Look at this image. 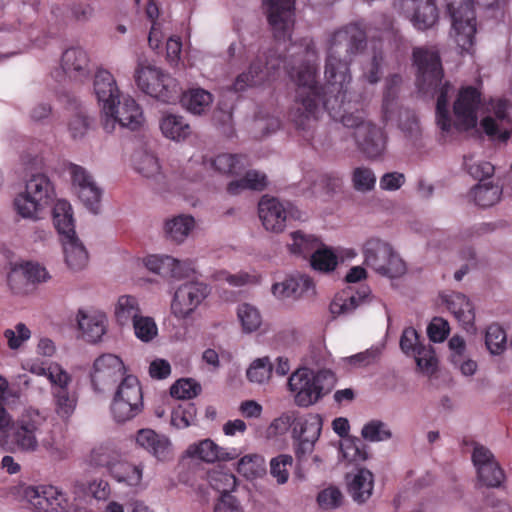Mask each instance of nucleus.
<instances>
[{"mask_svg":"<svg viewBox=\"0 0 512 512\" xmlns=\"http://www.w3.org/2000/svg\"><path fill=\"white\" fill-rule=\"evenodd\" d=\"M367 45L366 27L362 22L349 23L336 30L329 39L325 63V85L316 83V68L301 64L288 70L290 78L297 85L294 105L289 113L290 120L307 141L313 138L312 125L317 120L319 104L335 121L345 127L354 128L358 149L368 159L380 158L386 149V135L382 128L364 121V112L356 109L350 112L346 103L347 88L351 81L350 64L362 53Z\"/></svg>","mask_w":512,"mask_h":512,"instance_id":"nucleus-1","label":"nucleus"},{"mask_svg":"<svg viewBox=\"0 0 512 512\" xmlns=\"http://www.w3.org/2000/svg\"><path fill=\"white\" fill-rule=\"evenodd\" d=\"M143 470L144 465L142 463L133 464L121 458L118 464L112 467L111 477L119 483L137 488L142 483Z\"/></svg>","mask_w":512,"mask_h":512,"instance_id":"nucleus-31","label":"nucleus"},{"mask_svg":"<svg viewBox=\"0 0 512 512\" xmlns=\"http://www.w3.org/2000/svg\"><path fill=\"white\" fill-rule=\"evenodd\" d=\"M208 285L191 281L181 284L175 291L171 312L177 319H187L209 295Z\"/></svg>","mask_w":512,"mask_h":512,"instance_id":"nucleus-15","label":"nucleus"},{"mask_svg":"<svg viewBox=\"0 0 512 512\" xmlns=\"http://www.w3.org/2000/svg\"><path fill=\"white\" fill-rule=\"evenodd\" d=\"M508 102L506 100H498L493 105V113L495 118L491 116L484 117L481 121V126L484 132L491 138H498L501 141H507L510 138L511 132L506 128H501L497 121L502 125L508 120Z\"/></svg>","mask_w":512,"mask_h":512,"instance_id":"nucleus-27","label":"nucleus"},{"mask_svg":"<svg viewBox=\"0 0 512 512\" xmlns=\"http://www.w3.org/2000/svg\"><path fill=\"white\" fill-rule=\"evenodd\" d=\"M78 327L82 331L84 339L91 343L101 340L106 333L107 318L104 313H87L79 310L77 315Z\"/></svg>","mask_w":512,"mask_h":512,"instance_id":"nucleus-26","label":"nucleus"},{"mask_svg":"<svg viewBox=\"0 0 512 512\" xmlns=\"http://www.w3.org/2000/svg\"><path fill=\"white\" fill-rule=\"evenodd\" d=\"M267 6L268 23L277 40H289L295 22L296 0H263Z\"/></svg>","mask_w":512,"mask_h":512,"instance_id":"nucleus-17","label":"nucleus"},{"mask_svg":"<svg viewBox=\"0 0 512 512\" xmlns=\"http://www.w3.org/2000/svg\"><path fill=\"white\" fill-rule=\"evenodd\" d=\"M248 159L241 154H219L213 160L215 170L223 174L238 175L248 165Z\"/></svg>","mask_w":512,"mask_h":512,"instance_id":"nucleus-40","label":"nucleus"},{"mask_svg":"<svg viewBox=\"0 0 512 512\" xmlns=\"http://www.w3.org/2000/svg\"><path fill=\"white\" fill-rule=\"evenodd\" d=\"M132 324L136 337L143 342H149L157 335V326L151 317L140 315Z\"/></svg>","mask_w":512,"mask_h":512,"instance_id":"nucleus-60","label":"nucleus"},{"mask_svg":"<svg viewBox=\"0 0 512 512\" xmlns=\"http://www.w3.org/2000/svg\"><path fill=\"white\" fill-rule=\"evenodd\" d=\"M291 238L292 243L288 244L290 252L304 257L312 255L318 245L315 237L306 236L300 231L293 232Z\"/></svg>","mask_w":512,"mask_h":512,"instance_id":"nucleus-51","label":"nucleus"},{"mask_svg":"<svg viewBox=\"0 0 512 512\" xmlns=\"http://www.w3.org/2000/svg\"><path fill=\"white\" fill-rule=\"evenodd\" d=\"M238 318L242 324L243 330L252 332L257 330L261 325V315L254 306L243 303L239 305L237 310Z\"/></svg>","mask_w":512,"mask_h":512,"instance_id":"nucleus-56","label":"nucleus"},{"mask_svg":"<svg viewBox=\"0 0 512 512\" xmlns=\"http://www.w3.org/2000/svg\"><path fill=\"white\" fill-rule=\"evenodd\" d=\"M258 214L264 228L275 233L282 232L287 220L293 217L290 203H282L268 195L263 196L259 201Z\"/></svg>","mask_w":512,"mask_h":512,"instance_id":"nucleus-19","label":"nucleus"},{"mask_svg":"<svg viewBox=\"0 0 512 512\" xmlns=\"http://www.w3.org/2000/svg\"><path fill=\"white\" fill-rule=\"evenodd\" d=\"M126 374V367L120 357L106 353L97 357L90 374L94 390L101 392L106 387L115 384Z\"/></svg>","mask_w":512,"mask_h":512,"instance_id":"nucleus-18","label":"nucleus"},{"mask_svg":"<svg viewBox=\"0 0 512 512\" xmlns=\"http://www.w3.org/2000/svg\"><path fill=\"white\" fill-rule=\"evenodd\" d=\"M141 310L138 300L131 295H122L119 297L116 308L115 317L121 326L133 323L139 316Z\"/></svg>","mask_w":512,"mask_h":512,"instance_id":"nucleus-39","label":"nucleus"},{"mask_svg":"<svg viewBox=\"0 0 512 512\" xmlns=\"http://www.w3.org/2000/svg\"><path fill=\"white\" fill-rule=\"evenodd\" d=\"M273 366L268 357L256 359L247 370V378L251 382L263 383L271 376Z\"/></svg>","mask_w":512,"mask_h":512,"instance_id":"nucleus-58","label":"nucleus"},{"mask_svg":"<svg viewBox=\"0 0 512 512\" xmlns=\"http://www.w3.org/2000/svg\"><path fill=\"white\" fill-rule=\"evenodd\" d=\"M284 64L285 61L280 56L266 55L265 53L258 55L249 65L248 71L236 77L233 83L234 91L241 92L248 87L259 85L274 78Z\"/></svg>","mask_w":512,"mask_h":512,"instance_id":"nucleus-13","label":"nucleus"},{"mask_svg":"<svg viewBox=\"0 0 512 512\" xmlns=\"http://www.w3.org/2000/svg\"><path fill=\"white\" fill-rule=\"evenodd\" d=\"M122 454L113 444H101L92 449L89 455V464L93 467L105 468L111 475L112 467L116 466Z\"/></svg>","mask_w":512,"mask_h":512,"instance_id":"nucleus-32","label":"nucleus"},{"mask_svg":"<svg viewBox=\"0 0 512 512\" xmlns=\"http://www.w3.org/2000/svg\"><path fill=\"white\" fill-rule=\"evenodd\" d=\"M192 216L180 215L165 223V232L168 238L177 243L182 242L194 227Z\"/></svg>","mask_w":512,"mask_h":512,"instance_id":"nucleus-42","label":"nucleus"},{"mask_svg":"<svg viewBox=\"0 0 512 512\" xmlns=\"http://www.w3.org/2000/svg\"><path fill=\"white\" fill-rule=\"evenodd\" d=\"M134 166L137 172L144 177H154L160 172V165L156 156L141 152L134 156Z\"/></svg>","mask_w":512,"mask_h":512,"instance_id":"nucleus-54","label":"nucleus"},{"mask_svg":"<svg viewBox=\"0 0 512 512\" xmlns=\"http://www.w3.org/2000/svg\"><path fill=\"white\" fill-rule=\"evenodd\" d=\"M61 68L69 79L77 82L85 81L91 73L87 52L80 47L66 49L62 54Z\"/></svg>","mask_w":512,"mask_h":512,"instance_id":"nucleus-22","label":"nucleus"},{"mask_svg":"<svg viewBox=\"0 0 512 512\" xmlns=\"http://www.w3.org/2000/svg\"><path fill=\"white\" fill-rule=\"evenodd\" d=\"M91 121L86 115L84 109L75 105V113L68 122V129L72 138H82L90 128Z\"/></svg>","mask_w":512,"mask_h":512,"instance_id":"nucleus-57","label":"nucleus"},{"mask_svg":"<svg viewBox=\"0 0 512 512\" xmlns=\"http://www.w3.org/2000/svg\"><path fill=\"white\" fill-rule=\"evenodd\" d=\"M412 62L415 67V85L424 96L437 97L436 122L443 132H449L452 126L449 111V95L454 86L444 80V69L439 51L435 47H415L412 51Z\"/></svg>","mask_w":512,"mask_h":512,"instance_id":"nucleus-2","label":"nucleus"},{"mask_svg":"<svg viewBox=\"0 0 512 512\" xmlns=\"http://www.w3.org/2000/svg\"><path fill=\"white\" fill-rule=\"evenodd\" d=\"M196 416L197 408L195 404L185 402L172 410L171 424L178 429H184L196 423Z\"/></svg>","mask_w":512,"mask_h":512,"instance_id":"nucleus-46","label":"nucleus"},{"mask_svg":"<svg viewBox=\"0 0 512 512\" xmlns=\"http://www.w3.org/2000/svg\"><path fill=\"white\" fill-rule=\"evenodd\" d=\"M361 435L367 441L381 442L389 440L392 437V432L386 423L380 420H371L363 426Z\"/></svg>","mask_w":512,"mask_h":512,"instance_id":"nucleus-52","label":"nucleus"},{"mask_svg":"<svg viewBox=\"0 0 512 512\" xmlns=\"http://www.w3.org/2000/svg\"><path fill=\"white\" fill-rule=\"evenodd\" d=\"M53 222L61 240L70 234L76 235L73 211L70 203L66 200H58L53 208Z\"/></svg>","mask_w":512,"mask_h":512,"instance_id":"nucleus-33","label":"nucleus"},{"mask_svg":"<svg viewBox=\"0 0 512 512\" xmlns=\"http://www.w3.org/2000/svg\"><path fill=\"white\" fill-rule=\"evenodd\" d=\"M322 372L314 373L308 368L297 369L288 379V388L294 394L299 407H308L323 397Z\"/></svg>","mask_w":512,"mask_h":512,"instance_id":"nucleus-9","label":"nucleus"},{"mask_svg":"<svg viewBox=\"0 0 512 512\" xmlns=\"http://www.w3.org/2000/svg\"><path fill=\"white\" fill-rule=\"evenodd\" d=\"M54 187L45 174H34L26 182L25 192L14 199V208L23 218L35 219L54 199Z\"/></svg>","mask_w":512,"mask_h":512,"instance_id":"nucleus-4","label":"nucleus"},{"mask_svg":"<svg viewBox=\"0 0 512 512\" xmlns=\"http://www.w3.org/2000/svg\"><path fill=\"white\" fill-rule=\"evenodd\" d=\"M370 295V289L362 286L355 291L348 287L338 292L330 303V312L334 316L347 315L352 313L361 303H363Z\"/></svg>","mask_w":512,"mask_h":512,"instance_id":"nucleus-25","label":"nucleus"},{"mask_svg":"<svg viewBox=\"0 0 512 512\" xmlns=\"http://www.w3.org/2000/svg\"><path fill=\"white\" fill-rule=\"evenodd\" d=\"M201 385L192 378L177 380L170 388V394L177 399H192L201 392Z\"/></svg>","mask_w":512,"mask_h":512,"instance_id":"nucleus-53","label":"nucleus"},{"mask_svg":"<svg viewBox=\"0 0 512 512\" xmlns=\"http://www.w3.org/2000/svg\"><path fill=\"white\" fill-rule=\"evenodd\" d=\"M314 290L313 280L307 275H297L287 278L282 283H276L272 286V292L277 297L282 298H300L305 293Z\"/></svg>","mask_w":512,"mask_h":512,"instance_id":"nucleus-28","label":"nucleus"},{"mask_svg":"<svg viewBox=\"0 0 512 512\" xmlns=\"http://www.w3.org/2000/svg\"><path fill=\"white\" fill-rule=\"evenodd\" d=\"M143 409V393L136 376L125 375L114 394L111 412L117 422H126Z\"/></svg>","mask_w":512,"mask_h":512,"instance_id":"nucleus-6","label":"nucleus"},{"mask_svg":"<svg viewBox=\"0 0 512 512\" xmlns=\"http://www.w3.org/2000/svg\"><path fill=\"white\" fill-rule=\"evenodd\" d=\"M30 329L24 323H17L14 329H6L4 337L7 339L8 347L12 350L20 348L24 342L31 337Z\"/></svg>","mask_w":512,"mask_h":512,"instance_id":"nucleus-61","label":"nucleus"},{"mask_svg":"<svg viewBox=\"0 0 512 512\" xmlns=\"http://www.w3.org/2000/svg\"><path fill=\"white\" fill-rule=\"evenodd\" d=\"M293 458L288 454H280L270 461V474L278 484H285L289 479V469L292 467Z\"/></svg>","mask_w":512,"mask_h":512,"instance_id":"nucleus-55","label":"nucleus"},{"mask_svg":"<svg viewBox=\"0 0 512 512\" xmlns=\"http://www.w3.org/2000/svg\"><path fill=\"white\" fill-rule=\"evenodd\" d=\"M472 461L482 485L499 487L502 484L505 479L504 471L489 449L476 445L473 449Z\"/></svg>","mask_w":512,"mask_h":512,"instance_id":"nucleus-20","label":"nucleus"},{"mask_svg":"<svg viewBox=\"0 0 512 512\" xmlns=\"http://www.w3.org/2000/svg\"><path fill=\"white\" fill-rule=\"evenodd\" d=\"M450 331L449 323L441 317H434L427 327V334L432 342H443Z\"/></svg>","mask_w":512,"mask_h":512,"instance_id":"nucleus-64","label":"nucleus"},{"mask_svg":"<svg viewBox=\"0 0 512 512\" xmlns=\"http://www.w3.org/2000/svg\"><path fill=\"white\" fill-rule=\"evenodd\" d=\"M134 79L142 92L163 103H175L180 98L181 87L177 80L146 62L138 61Z\"/></svg>","mask_w":512,"mask_h":512,"instance_id":"nucleus-3","label":"nucleus"},{"mask_svg":"<svg viewBox=\"0 0 512 512\" xmlns=\"http://www.w3.org/2000/svg\"><path fill=\"white\" fill-rule=\"evenodd\" d=\"M93 89L101 110L111 111L112 102L122 95L113 74L102 68L95 73Z\"/></svg>","mask_w":512,"mask_h":512,"instance_id":"nucleus-23","label":"nucleus"},{"mask_svg":"<svg viewBox=\"0 0 512 512\" xmlns=\"http://www.w3.org/2000/svg\"><path fill=\"white\" fill-rule=\"evenodd\" d=\"M481 104V92L473 86L462 87L453 104L455 127L460 131L470 130L477 125V112Z\"/></svg>","mask_w":512,"mask_h":512,"instance_id":"nucleus-16","label":"nucleus"},{"mask_svg":"<svg viewBox=\"0 0 512 512\" xmlns=\"http://www.w3.org/2000/svg\"><path fill=\"white\" fill-rule=\"evenodd\" d=\"M45 418L34 409L25 410L16 421L12 419L9 432L11 442L20 451H35L38 447L36 434L43 425Z\"/></svg>","mask_w":512,"mask_h":512,"instance_id":"nucleus-12","label":"nucleus"},{"mask_svg":"<svg viewBox=\"0 0 512 512\" xmlns=\"http://www.w3.org/2000/svg\"><path fill=\"white\" fill-rule=\"evenodd\" d=\"M352 181L357 191L367 192L374 188L376 176L370 168L357 167L353 171Z\"/></svg>","mask_w":512,"mask_h":512,"instance_id":"nucleus-59","label":"nucleus"},{"mask_svg":"<svg viewBox=\"0 0 512 512\" xmlns=\"http://www.w3.org/2000/svg\"><path fill=\"white\" fill-rule=\"evenodd\" d=\"M338 264L336 254L329 248L316 249L311 255V266L321 272H331Z\"/></svg>","mask_w":512,"mask_h":512,"instance_id":"nucleus-49","label":"nucleus"},{"mask_svg":"<svg viewBox=\"0 0 512 512\" xmlns=\"http://www.w3.org/2000/svg\"><path fill=\"white\" fill-rule=\"evenodd\" d=\"M37 373L47 376L52 385L51 391L58 390L60 387L69 389L68 385L72 381L71 375L58 364H51L48 368H39Z\"/></svg>","mask_w":512,"mask_h":512,"instance_id":"nucleus-48","label":"nucleus"},{"mask_svg":"<svg viewBox=\"0 0 512 512\" xmlns=\"http://www.w3.org/2000/svg\"><path fill=\"white\" fill-rule=\"evenodd\" d=\"M262 464L261 456L256 454L245 455L239 460L237 471L246 478H254L263 470Z\"/></svg>","mask_w":512,"mask_h":512,"instance_id":"nucleus-62","label":"nucleus"},{"mask_svg":"<svg viewBox=\"0 0 512 512\" xmlns=\"http://www.w3.org/2000/svg\"><path fill=\"white\" fill-rule=\"evenodd\" d=\"M24 497L35 512H71V498L53 485L29 486Z\"/></svg>","mask_w":512,"mask_h":512,"instance_id":"nucleus-11","label":"nucleus"},{"mask_svg":"<svg viewBox=\"0 0 512 512\" xmlns=\"http://www.w3.org/2000/svg\"><path fill=\"white\" fill-rule=\"evenodd\" d=\"M266 186V175L256 170H250L241 179L231 181L227 186V192L231 195H237L245 189L262 191Z\"/></svg>","mask_w":512,"mask_h":512,"instance_id":"nucleus-37","label":"nucleus"},{"mask_svg":"<svg viewBox=\"0 0 512 512\" xmlns=\"http://www.w3.org/2000/svg\"><path fill=\"white\" fill-rule=\"evenodd\" d=\"M455 31V41L463 51H469L475 41L476 14L472 0H445Z\"/></svg>","mask_w":512,"mask_h":512,"instance_id":"nucleus-7","label":"nucleus"},{"mask_svg":"<svg viewBox=\"0 0 512 512\" xmlns=\"http://www.w3.org/2000/svg\"><path fill=\"white\" fill-rule=\"evenodd\" d=\"M51 393L56 414L63 420L69 419L77 406V393L69 389H63L62 387L58 390H52Z\"/></svg>","mask_w":512,"mask_h":512,"instance_id":"nucleus-38","label":"nucleus"},{"mask_svg":"<svg viewBox=\"0 0 512 512\" xmlns=\"http://www.w3.org/2000/svg\"><path fill=\"white\" fill-rule=\"evenodd\" d=\"M507 336L504 329L498 324H491L486 329L485 344L492 354H500L506 347Z\"/></svg>","mask_w":512,"mask_h":512,"instance_id":"nucleus-50","label":"nucleus"},{"mask_svg":"<svg viewBox=\"0 0 512 512\" xmlns=\"http://www.w3.org/2000/svg\"><path fill=\"white\" fill-rule=\"evenodd\" d=\"M143 263L150 272L162 277L171 278L172 275H180L173 268L174 258L169 255H149L144 258Z\"/></svg>","mask_w":512,"mask_h":512,"instance_id":"nucleus-44","label":"nucleus"},{"mask_svg":"<svg viewBox=\"0 0 512 512\" xmlns=\"http://www.w3.org/2000/svg\"><path fill=\"white\" fill-rule=\"evenodd\" d=\"M61 242L68 267L75 271L83 269L88 262V252L77 235L70 234Z\"/></svg>","mask_w":512,"mask_h":512,"instance_id":"nucleus-30","label":"nucleus"},{"mask_svg":"<svg viewBox=\"0 0 512 512\" xmlns=\"http://www.w3.org/2000/svg\"><path fill=\"white\" fill-rule=\"evenodd\" d=\"M364 263L376 273L397 278L406 272V265L392 246L379 239H368L363 246Z\"/></svg>","mask_w":512,"mask_h":512,"instance_id":"nucleus-5","label":"nucleus"},{"mask_svg":"<svg viewBox=\"0 0 512 512\" xmlns=\"http://www.w3.org/2000/svg\"><path fill=\"white\" fill-rule=\"evenodd\" d=\"M393 6L419 31H426L438 22L436 0H394Z\"/></svg>","mask_w":512,"mask_h":512,"instance_id":"nucleus-14","label":"nucleus"},{"mask_svg":"<svg viewBox=\"0 0 512 512\" xmlns=\"http://www.w3.org/2000/svg\"><path fill=\"white\" fill-rule=\"evenodd\" d=\"M448 309L465 326L473 325L475 314L469 299L462 293H453L445 299Z\"/></svg>","mask_w":512,"mask_h":512,"instance_id":"nucleus-35","label":"nucleus"},{"mask_svg":"<svg viewBox=\"0 0 512 512\" xmlns=\"http://www.w3.org/2000/svg\"><path fill=\"white\" fill-rule=\"evenodd\" d=\"M187 454L192 458H198L208 463L218 460H231L237 456L235 449L232 452H226L210 439L190 445L187 449Z\"/></svg>","mask_w":512,"mask_h":512,"instance_id":"nucleus-29","label":"nucleus"},{"mask_svg":"<svg viewBox=\"0 0 512 512\" xmlns=\"http://www.w3.org/2000/svg\"><path fill=\"white\" fill-rule=\"evenodd\" d=\"M183 105L193 114H202L212 103V95L208 91L196 88L187 93L181 91L180 98Z\"/></svg>","mask_w":512,"mask_h":512,"instance_id":"nucleus-41","label":"nucleus"},{"mask_svg":"<svg viewBox=\"0 0 512 512\" xmlns=\"http://www.w3.org/2000/svg\"><path fill=\"white\" fill-rule=\"evenodd\" d=\"M343 457L350 462H363L368 459V447L359 438H344L341 446Z\"/></svg>","mask_w":512,"mask_h":512,"instance_id":"nucleus-45","label":"nucleus"},{"mask_svg":"<svg viewBox=\"0 0 512 512\" xmlns=\"http://www.w3.org/2000/svg\"><path fill=\"white\" fill-rule=\"evenodd\" d=\"M373 474L367 469H359L348 483V492L353 500L363 503L372 495Z\"/></svg>","mask_w":512,"mask_h":512,"instance_id":"nucleus-34","label":"nucleus"},{"mask_svg":"<svg viewBox=\"0 0 512 512\" xmlns=\"http://www.w3.org/2000/svg\"><path fill=\"white\" fill-rule=\"evenodd\" d=\"M136 443L159 461L164 462L172 458L170 440L152 429H140L136 435Z\"/></svg>","mask_w":512,"mask_h":512,"instance_id":"nucleus-24","label":"nucleus"},{"mask_svg":"<svg viewBox=\"0 0 512 512\" xmlns=\"http://www.w3.org/2000/svg\"><path fill=\"white\" fill-rule=\"evenodd\" d=\"M163 135L171 140L180 141L191 134V127L182 116L168 114L160 122Z\"/></svg>","mask_w":512,"mask_h":512,"instance_id":"nucleus-36","label":"nucleus"},{"mask_svg":"<svg viewBox=\"0 0 512 512\" xmlns=\"http://www.w3.org/2000/svg\"><path fill=\"white\" fill-rule=\"evenodd\" d=\"M208 479L210 486L220 493V497L231 495L237 484L234 474L225 470H213Z\"/></svg>","mask_w":512,"mask_h":512,"instance_id":"nucleus-47","label":"nucleus"},{"mask_svg":"<svg viewBox=\"0 0 512 512\" xmlns=\"http://www.w3.org/2000/svg\"><path fill=\"white\" fill-rule=\"evenodd\" d=\"M419 342V334L413 327H407L403 330L400 338V348L406 355H414L421 348H423Z\"/></svg>","mask_w":512,"mask_h":512,"instance_id":"nucleus-63","label":"nucleus"},{"mask_svg":"<svg viewBox=\"0 0 512 512\" xmlns=\"http://www.w3.org/2000/svg\"><path fill=\"white\" fill-rule=\"evenodd\" d=\"M501 189L492 183H479L470 192L475 204L479 207H490L500 200Z\"/></svg>","mask_w":512,"mask_h":512,"instance_id":"nucleus-43","label":"nucleus"},{"mask_svg":"<svg viewBox=\"0 0 512 512\" xmlns=\"http://www.w3.org/2000/svg\"><path fill=\"white\" fill-rule=\"evenodd\" d=\"M291 426L294 452L298 465L301 466L314 451L322 429V418L318 414L310 413L296 417Z\"/></svg>","mask_w":512,"mask_h":512,"instance_id":"nucleus-8","label":"nucleus"},{"mask_svg":"<svg viewBox=\"0 0 512 512\" xmlns=\"http://www.w3.org/2000/svg\"><path fill=\"white\" fill-rule=\"evenodd\" d=\"M72 183L77 188L81 202L94 214L98 213L102 190L85 168L77 164L69 165Z\"/></svg>","mask_w":512,"mask_h":512,"instance_id":"nucleus-21","label":"nucleus"},{"mask_svg":"<svg viewBox=\"0 0 512 512\" xmlns=\"http://www.w3.org/2000/svg\"><path fill=\"white\" fill-rule=\"evenodd\" d=\"M102 112L104 115L103 128L106 132H112L117 123L130 130H136L144 120L141 107L129 95H121L116 101L112 102L111 111L102 109Z\"/></svg>","mask_w":512,"mask_h":512,"instance_id":"nucleus-10","label":"nucleus"}]
</instances>
